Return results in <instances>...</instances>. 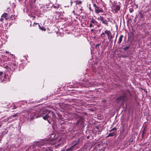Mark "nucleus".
<instances>
[{
	"label": "nucleus",
	"mask_w": 151,
	"mask_h": 151,
	"mask_svg": "<svg viewBox=\"0 0 151 151\" xmlns=\"http://www.w3.org/2000/svg\"><path fill=\"white\" fill-rule=\"evenodd\" d=\"M82 3V2L81 1H78L76 4H81Z\"/></svg>",
	"instance_id": "17"
},
{
	"label": "nucleus",
	"mask_w": 151,
	"mask_h": 151,
	"mask_svg": "<svg viewBox=\"0 0 151 151\" xmlns=\"http://www.w3.org/2000/svg\"><path fill=\"white\" fill-rule=\"evenodd\" d=\"M116 128L114 127L110 131H112L114 130H115L116 131Z\"/></svg>",
	"instance_id": "20"
},
{
	"label": "nucleus",
	"mask_w": 151,
	"mask_h": 151,
	"mask_svg": "<svg viewBox=\"0 0 151 151\" xmlns=\"http://www.w3.org/2000/svg\"><path fill=\"white\" fill-rule=\"evenodd\" d=\"M77 144V143H76L72 146L71 147L67 149L66 151H73V150H75L76 148V145Z\"/></svg>",
	"instance_id": "4"
},
{
	"label": "nucleus",
	"mask_w": 151,
	"mask_h": 151,
	"mask_svg": "<svg viewBox=\"0 0 151 151\" xmlns=\"http://www.w3.org/2000/svg\"><path fill=\"white\" fill-rule=\"evenodd\" d=\"M116 41V40H115L114 42H115Z\"/></svg>",
	"instance_id": "30"
},
{
	"label": "nucleus",
	"mask_w": 151,
	"mask_h": 151,
	"mask_svg": "<svg viewBox=\"0 0 151 151\" xmlns=\"http://www.w3.org/2000/svg\"><path fill=\"white\" fill-rule=\"evenodd\" d=\"M34 24H39L38 23H34Z\"/></svg>",
	"instance_id": "27"
},
{
	"label": "nucleus",
	"mask_w": 151,
	"mask_h": 151,
	"mask_svg": "<svg viewBox=\"0 0 151 151\" xmlns=\"http://www.w3.org/2000/svg\"><path fill=\"white\" fill-rule=\"evenodd\" d=\"M80 121V119H78V120L77 123H79V121Z\"/></svg>",
	"instance_id": "26"
},
{
	"label": "nucleus",
	"mask_w": 151,
	"mask_h": 151,
	"mask_svg": "<svg viewBox=\"0 0 151 151\" xmlns=\"http://www.w3.org/2000/svg\"><path fill=\"white\" fill-rule=\"evenodd\" d=\"M17 116V115H13V117H14L16 116Z\"/></svg>",
	"instance_id": "25"
},
{
	"label": "nucleus",
	"mask_w": 151,
	"mask_h": 151,
	"mask_svg": "<svg viewBox=\"0 0 151 151\" xmlns=\"http://www.w3.org/2000/svg\"><path fill=\"white\" fill-rule=\"evenodd\" d=\"M116 133V131L109 133L106 137H112L114 136Z\"/></svg>",
	"instance_id": "8"
},
{
	"label": "nucleus",
	"mask_w": 151,
	"mask_h": 151,
	"mask_svg": "<svg viewBox=\"0 0 151 151\" xmlns=\"http://www.w3.org/2000/svg\"><path fill=\"white\" fill-rule=\"evenodd\" d=\"M93 30H94V29H92L91 30V31H92V32L93 31Z\"/></svg>",
	"instance_id": "28"
},
{
	"label": "nucleus",
	"mask_w": 151,
	"mask_h": 151,
	"mask_svg": "<svg viewBox=\"0 0 151 151\" xmlns=\"http://www.w3.org/2000/svg\"><path fill=\"white\" fill-rule=\"evenodd\" d=\"M96 14H98L100 12L103 13V9L101 8H99L98 6L96 7V8H94Z\"/></svg>",
	"instance_id": "3"
},
{
	"label": "nucleus",
	"mask_w": 151,
	"mask_h": 151,
	"mask_svg": "<svg viewBox=\"0 0 151 151\" xmlns=\"http://www.w3.org/2000/svg\"><path fill=\"white\" fill-rule=\"evenodd\" d=\"M100 20L102 22V23L106 25L108 24L107 21L105 19H104L102 16H100Z\"/></svg>",
	"instance_id": "5"
},
{
	"label": "nucleus",
	"mask_w": 151,
	"mask_h": 151,
	"mask_svg": "<svg viewBox=\"0 0 151 151\" xmlns=\"http://www.w3.org/2000/svg\"><path fill=\"white\" fill-rule=\"evenodd\" d=\"M13 65H14V66H16V64H13Z\"/></svg>",
	"instance_id": "29"
},
{
	"label": "nucleus",
	"mask_w": 151,
	"mask_h": 151,
	"mask_svg": "<svg viewBox=\"0 0 151 151\" xmlns=\"http://www.w3.org/2000/svg\"><path fill=\"white\" fill-rule=\"evenodd\" d=\"M93 6L94 7V8H96V7H98V6H96V4H93Z\"/></svg>",
	"instance_id": "18"
},
{
	"label": "nucleus",
	"mask_w": 151,
	"mask_h": 151,
	"mask_svg": "<svg viewBox=\"0 0 151 151\" xmlns=\"http://www.w3.org/2000/svg\"><path fill=\"white\" fill-rule=\"evenodd\" d=\"M54 7L55 8H56L55 6H54Z\"/></svg>",
	"instance_id": "31"
},
{
	"label": "nucleus",
	"mask_w": 151,
	"mask_h": 151,
	"mask_svg": "<svg viewBox=\"0 0 151 151\" xmlns=\"http://www.w3.org/2000/svg\"><path fill=\"white\" fill-rule=\"evenodd\" d=\"M2 18H3L5 19L6 20L8 19V15L7 13H4L3 14L2 16Z\"/></svg>",
	"instance_id": "6"
},
{
	"label": "nucleus",
	"mask_w": 151,
	"mask_h": 151,
	"mask_svg": "<svg viewBox=\"0 0 151 151\" xmlns=\"http://www.w3.org/2000/svg\"><path fill=\"white\" fill-rule=\"evenodd\" d=\"M6 75L5 73H3L2 76L0 77V81L1 82H3L6 81Z\"/></svg>",
	"instance_id": "2"
},
{
	"label": "nucleus",
	"mask_w": 151,
	"mask_h": 151,
	"mask_svg": "<svg viewBox=\"0 0 151 151\" xmlns=\"http://www.w3.org/2000/svg\"><path fill=\"white\" fill-rule=\"evenodd\" d=\"M101 36L103 38L104 40H105L106 39L105 38V37H106L105 32L102 33L101 35Z\"/></svg>",
	"instance_id": "11"
},
{
	"label": "nucleus",
	"mask_w": 151,
	"mask_h": 151,
	"mask_svg": "<svg viewBox=\"0 0 151 151\" xmlns=\"http://www.w3.org/2000/svg\"><path fill=\"white\" fill-rule=\"evenodd\" d=\"M32 18L33 19H34L36 17H35V16H32Z\"/></svg>",
	"instance_id": "24"
},
{
	"label": "nucleus",
	"mask_w": 151,
	"mask_h": 151,
	"mask_svg": "<svg viewBox=\"0 0 151 151\" xmlns=\"http://www.w3.org/2000/svg\"><path fill=\"white\" fill-rule=\"evenodd\" d=\"M105 33L106 34L108 38H109V37L111 35V32L110 31L108 30L107 29H106L104 31Z\"/></svg>",
	"instance_id": "7"
},
{
	"label": "nucleus",
	"mask_w": 151,
	"mask_h": 151,
	"mask_svg": "<svg viewBox=\"0 0 151 151\" xmlns=\"http://www.w3.org/2000/svg\"><path fill=\"white\" fill-rule=\"evenodd\" d=\"M123 37L124 36L122 35H120L119 39V41L117 42L118 44H119L122 42Z\"/></svg>",
	"instance_id": "10"
},
{
	"label": "nucleus",
	"mask_w": 151,
	"mask_h": 151,
	"mask_svg": "<svg viewBox=\"0 0 151 151\" xmlns=\"http://www.w3.org/2000/svg\"><path fill=\"white\" fill-rule=\"evenodd\" d=\"M125 98V96L124 95L122 96H120L117 99H119L120 100H124Z\"/></svg>",
	"instance_id": "12"
},
{
	"label": "nucleus",
	"mask_w": 151,
	"mask_h": 151,
	"mask_svg": "<svg viewBox=\"0 0 151 151\" xmlns=\"http://www.w3.org/2000/svg\"><path fill=\"white\" fill-rule=\"evenodd\" d=\"M93 26V25L91 23L90 24H89V27H90V28H91Z\"/></svg>",
	"instance_id": "22"
},
{
	"label": "nucleus",
	"mask_w": 151,
	"mask_h": 151,
	"mask_svg": "<svg viewBox=\"0 0 151 151\" xmlns=\"http://www.w3.org/2000/svg\"><path fill=\"white\" fill-rule=\"evenodd\" d=\"M120 9V7L119 5H116L115 6L114 11L115 12H117Z\"/></svg>",
	"instance_id": "9"
},
{
	"label": "nucleus",
	"mask_w": 151,
	"mask_h": 151,
	"mask_svg": "<svg viewBox=\"0 0 151 151\" xmlns=\"http://www.w3.org/2000/svg\"><path fill=\"white\" fill-rule=\"evenodd\" d=\"M113 36H112L111 35L109 37V38H108V39L110 41H111V42H112V41H111V40L113 38Z\"/></svg>",
	"instance_id": "14"
},
{
	"label": "nucleus",
	"mask_w": 151,
	"mask_h": 151,
	"mask_svg": "<svg viewBox=\"0 0 151 151\" xmlns=\"http://www.w3.org/2000/svg\"><path fill=\"white\" fill-rule=\"evenodd\" d=\"M3 18H2V17H1V18L0 19L1 21V22H3V20H4Z\"/></svg>",
	"instance_id": "21"
},
{
	"label": "nucleus",
	"mask_w": 151,
	"mask_h": 151,
	"mask_svg": "<svg viewBox=\"0 0 151 151\" xmlns=\"http://www.w3.org/2000/svg\"><path fill=\"white\" fill-rule=\"evenodd\" d=\"M91 23H93L94 24H95V23H97V22L94 19H93L91 20Z\"/></svg>",
	"instance_id": "13"
},
{
	"label": "nucleus",
	"mask_w": 151,
	"mask_h": 151,
	"mask_svg": "<svg viewBox=\"0 0 151 151\" xmlns=\"http://www.w3.org/2000/svg\"><path fill=\"white\" fill-rule=\"evenodd\" d=\"M32 114L30 118L31 119H32L33 118H36L38 117H42L44 120H47L49 124H50L49 122L50 120H51V115L54 116V114L52 112L51 113L46 110L43 111L40 114H38L39 112L38 111H34L32 112Z\"/></svg>",
	"instance_id": "1"
},
{
	"label": "nucleus",
	"mask_w": 151,
	"mask_h": 151,
	"mask_svg": "<svg viewBox=\"0 0 151 151\" xmlns=\"http://www.w3.org/2000/svg\"><path fill=\"white\" fill-rule=\"evenodd\" d=\"M6 53H9V54H10V55H12H12H13V54H11V53H10V52H8V51H6Z\"/></svg>",
	"instance_id": "19"
},
{
	"label": "nucleus",
	"mask_w": 151,
	"mask_h": 151,
	"mask_svg": "<svg viewBox=\"0 0 151 151\" xmlns=\"http://www.w3.org/2000/svg\"><path fill=\"white\" fill-rule=\"evenodd\" d=\"M17 108V107L15 105H14L13 106V108L12 109H15Z\"/></svg>",
	"instance_id": "23"
},
{
	"label": "nucleus",
	"mask_w": 151,
	"mask_h": 151,
	"mask_svg": "<svg viewBox=\"0 0 151 151\" xmlns=\"http://www.w3.org/2000/svg\"><path fill=\"white\" fill-rule=\"evenodd\" d=\"M129 46H126L124 48V50H126L128 49L129 48Z\"/></svg>",
	"instance_id": "16"
},
{
	"label": "nucleus",
	"mask_w": 151,
	"mask_h": 151,
	"mask_svg": "<svg viewBox=\"0 0 151 151\" xmlns=\"http://www.w3.org/2000/svg\"><path fill=\"white\" fill-rule=\"evenodd\" d=\"M39 27H40V29L42 30H44L45 31L46 30V29L44 27H40V26L39 24Z\"/></svg>",
	"instance_id": "15"
}]
</instances>
